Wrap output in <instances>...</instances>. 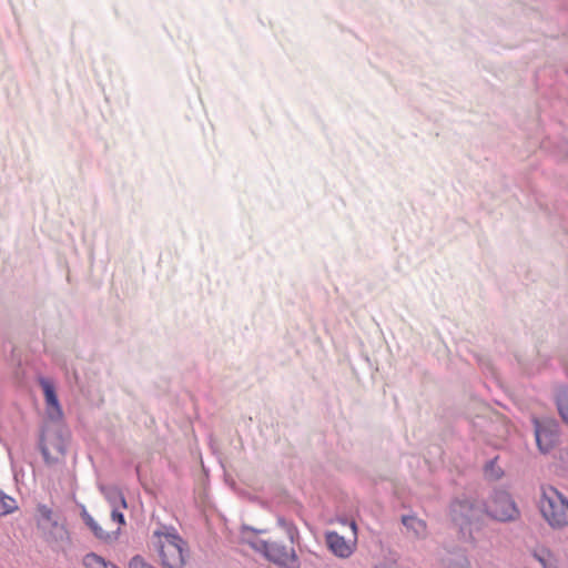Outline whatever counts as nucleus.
I'll return each mask as SVG.
<instances>
[{"instance_id": "nucleus-20", "label": "nucleus", "mask_w": 568, "mask_h": 568, "mask_svg": "<svg viewBox=\"0 0 568 568\" xmlns=\"http://www.w3.org/2000/svg\"><path fill=\"white\" fill-rule=\"evenodd\" d=\"M485 474L488 478L497 480L504 475L503 469L497 465V457L489 459L485 464Z\"/></svg>"}, {"instance_id": "nucleus-11", "label": "nucleus", "mask_w": 568, "mask_h": 568, "mask_svg": "<svg viewBox=\"0 0 568 568\" xmlns=\"http://www.w3.org/2000/svg\"><path fill=\"white\" fill-rule=\"evenodd\" d=\"M45 540L53 548H63L70 541V535L64 524L57 520L51 521L50 527L44 531Z\"/></svg>"}, {"instance_id": "nucleus-13", "label": "nucleus", "mask_w": 568, "mask_h": 568, "mask_svg": "<svg viewBox=\"0 0 568 568\" xmlns=\"http://www.w3.org/2000/svg\"><path fill=\"white\" fill-rule=\"evenodd\" d=\"M442 562L445 568H470V562L464 549L456 548L447 551L442 557Z\"/></svg>"}, {"instance_id": "nucleus-7", "label": "nucleus", "mask_w": 568, "mask_h": 568, "mask_svg": "<svg viewBox=\"0 0 568 568\" xmlns=\"http://www.w3.org/2000/svg\"><path fill=\"white\" fill-rule=\"evenodd\" d=\"M37 381L43 392L48 419L61 422L63 419V409L57 395L54 382L45 376H39Z\"/></svg>"}, {"instance_id": "nucleus-19", "label": "nucleus", "mask_w": 568, "mask_h": 568, "mask_svg": "<svg viewBox=\"0 0 568 568\" xmlns=\"http://www.w3.org/2000/svg\"><path fill=\"white\" fill-rule=\"evenodd\" d=\"M17 508L18 505L16 499L0 489V516L9 515Z\"/></svg>"}, {"instance_id": "nucleus-1", "label": "nucleus", "mask_w": 568, "mask_h": 568, "mask_svg": "<svg viewBox=\"0 0 568 568\" xmlns=\"http://www.w3.org/2000/svg\"><path fill=\"white\" fill-rule=\"evenodd\" d=\"M248 531L258 534L264 532V530H257L246 525L242 527V534L245 542L255 551L262 554L268 561L288 568H297L300 566L297 555L293 547H287L278 541H267L256 536L246 537L245 534Z\"/></svg>"}, {"instance_id": "nucleus-16", "label": "nucleus", "mask_w": 568, "mask_h": 568, "mask_svg": "<svg viewBox=\"0 0 568 568\" xmlns=\"http://www.w3.org/2000/svg\"><path fill=\"white\" fill-rule=\"evenodd\" d=\"M276 521L278 527H281L285 531L291 544L294 545L300 541V531L293 521L287 520L283 516H278Z\"/></svg>"}, {"instance_id": "nucleus-24", "label": "nucleus", "mask_w": 568, "mask_h": 568, "mask_svg": "<svg viewBox=\"0 0 568 568\" xmlns=\"http://www.w3.org/2000/svg\"><path fill=\"white\" fill-rule=\"evenodd\" d=\"M41 515H42V518L44 520H48L50 524H51V521H53L52 520V510L50 508H47L45 506H43L41 508Z\"/></svg>"}, {"instance_id": "nucleus-3", "label": "nucleus", "mask_w": 568, "mask_h": 568, "mask_svg": "<svg viewBox=\"0 0 568 568\" xmlns=\"http://www.w3.org/2000/svg\"><path fill=\"white\" fill-rule=\"evenodd\" d=\"M538 508L551 528L560 529L568 525V498L554 486L540 487Z\"/></svg>"}, {"instance_id": "nucleus-23", "label": "nucleus", "mask_w": 568, "mask_h": 568, "mask_svg": "<svg viewBox=\"0 0 568 568\" xmlns=\"http://www.w3.org/2000/svg\"><path fill=\"white\" fill-rule=\"evenodd\" d=\"M129 568H154V567L146 564L140 556H134L129 562Z\"/></svg>"}, {"instance_id": "nucleus-8", "label": "nucleus", "mask_w": 568, "mask_h": 568, "mask_svg": "<svg viewBox=\"0 0 568 568\" xmlns=\"http://www.w3.org/2000/svg\"><path fill=\"white\" fill-rule=\"evenodd\" d=\"M39 449L47 464H53L57 462V457L52 456V453L57 455H64L67 446L64 438L61 434H55L54 437L48 430H42L39 438Z\"/></svg>"}, {"instance_id": "nucleus-18", "label": "nucleus", "mask_w": 568, "mask_h": 568, "mask_svg": "<svg viewBox=\"0 0 568 568\" xmlns=\"http://www.w3.org/2000/svg\"><path fill=\"white\" fill-rule=\"evenodd\" d=\"M83 565L85 568H118L114 564L106 561L95 552L87 554L83 557Z\"/></svg>"}, {"instance_id": "nucleus-5", "label": "nucleus", "mask_w": 568, "mask_h": 568, "mask_svg": "<svg viewBox=\"0 0 568 568\" xmlns=\"http://www.w3.org/2000/svg\"><path fill=\"white\" fill-rule=\"evenodd\" d=\"M484 506L485 501L483 500L468 496L458 497L450 504L452 520L464 530L483 518Z\"/></svg>"}, {"instance_id": "nucleus-17", "label": "nucleus", "mask_w": 568, "mask_h": 568, "mask_svg": "<svg viewBox=\"0 0 568 568\" xmlns=\"http://www.w3.org/2000/svg\"><path fill=\"white\" fill-rule=\"evenodd\" d=\"M556 405L560 417L568 424V386L558 389L556 394Z\"/></svg>"}, {"instance_id": "nucleus-15", "label": "nucleus", "mask_w": 568, "mask_h": 568, "mask_svg": "<svg viewBox=\"0 0 568 568\" xmlns=\"http://www.w3.org/2000/svg\"><path fill=\"white\" fill-rule=\"evenodd\" d=\"M105 499L109 501L111 507L126 508V500L123 493L116 487L101 488Z\"/></svg>"}, {"instance_id": "nucleus-9", "label": "nucleus", "mask_w": 568, "mask_h": 568, "mask_svg": "<svg viewBox=\"0 0 568 568\" xmlns=\"http://www.w3.org/2000/svg\"><path fill=\"white\" fill-rule=\"evenodd\" d=\"M531 568H559V560L555 552L544 545H537L530 550Z\"/></svg>"}, {"instance_id": "nucleus-21", "label": "nucleus", "mask_w": 568, "mask_h": 568, "mask_svg": "<svg viewBox=\"0 0 568 568\" xmlns=\"http://www.w3.org/2000/svg\"><path fill=\"white\" fill-rule=\"evenodd\" d=\"M111 508H112V510H111L112 520L118 523L119 525H124L125 518H124V514L121 510L123 508L122 507H111Z\"/></svg>"}, {"instance_id": "nucleus-6", "label": "nucleus", "mask_w": 568, "mask_h": 568, "mask_svg": "<svg viewBox=\"0 0 568 568\" xmlns=\"http://www.w3.org/2000/svg\"><path fill=\"white\" fill-rule=\"evenodd\" d=\"M534 428L538 449L542 454L549 453L559 442L558 424L549 419H534Z\"/></svg>"}, {"instance_id": "nucleus-4", "label": "nucleus", "mask_w": 568, "mask_h": 568, "mask_svg": "<svg viewBox=\"0 0 568 568\" xmlns=\"http://www.w3.org/2000/svg\"><path fill=\"white\" fill-rule=\"evenodd\" d=\"M485 514L501 523L515 521L520 516L515 500L505 489H495L493 491L488 501H485L484 515Z\"/></svg>"}, {"instance_id": "nucleus-22", "label": "nucleus", "mask_w": 568, "mask_h": 568, "mask_svg": "<svg viewBox=\"0 0 568 568\" xmlns=\"http://www.w3.org/2000/svg\"><path fill=\"white\" fill-rule=\"evenodd\" d=\"M558 460L560 467L568 471V445L559 450Z\"/></svg>"}, {"instance_id": "nucleus-12", "label": "nucleus", "mask_w": 568, "mask_h": 568, "mask_svg": "<svg viewBox=\"0 0 568 568\" xmlns=\"http://www.w3.org/2000/svg\"><path fill=\"white\" fill-rule=\"evenodd\" d=\"M326 544L329 550L339 558H347L353 552L351 545L345 538L335 531L326 534Z\"/></svg>"}, {"instance_id": "nucleus-2", "label": "nucleus", "mask_w": 568, "mask_h": 568, "mask_svg": "<svg viewBox=\"0 0 568 568\" xmlns=\"http://www.w3.org/2000/svg\"><path fill=\"white\" fill-rule=\"evenodd\" d=\"M151 542L164 567H184L186 552L184 548L185 542L174 528L171 527L166 531L155 530Z\"/></svg>"}, {"instance_id": "nucleus-14", "label": "nucleus", "mask_w": 568, "mask_h": 568, "mask_svg": "<svg viewBox=\"0 0 568 568\" xmlns=\"http://www.w3.org/2000/svg\"><path fill=\"white\" fill-rule=\"evenodd\" d=\"M402 523L408 531H412L416 538H424L427 534V526L424 520L414 515H405Z\"/></svg>"}, {"instance_id": "nucleus-26", "label": "nucleus", "mask_w": 568, "mask_h": 568, "mask_svg": "<svg viewBox=\"0 0 568 568\" xmlns=\"http://www.w3.org/2000/svg\"><path fill=\"white\" fill-rule=\"evenodd\" d=\"M351 527H352V529H353V531L355 534L356 532V524H355V521L351 523Z\"/></svg>"}, {"instance_id": "nucleus-10", "label": "nucleus", "mask_w": 568, "mask_h": 568, "mask_svg": "<svg viewBox=\"0 0 568 568\" xmlns=\"http://www.w3.org/2000/svg\"><path fill=\"white\" fill-rule=\"evenodd\" d=\"M81 518L94 537L104 542H112L119 538L120 528L114 531H105L85 508L81 511Z\"/></svg>"}, {"instance_id": "nucleus-25", "label": "nucleus", "mask_w": 568, "mask_h": 568, "mask_svg": "<svg viewBox=\"0 0 568 568\" xmlns=\"http://www.w3.org/2000/svg\"><path fill=\"white\" fill-rule=\"evenodd\" d=\"M521 365H523V368H524L525 373H527V374H532L534 373V371L531 368L527 367L524 364H521Z\"/></svg>"}]
</instances>
